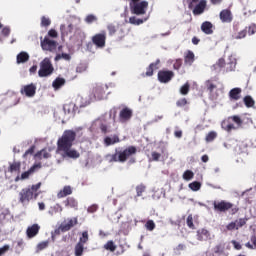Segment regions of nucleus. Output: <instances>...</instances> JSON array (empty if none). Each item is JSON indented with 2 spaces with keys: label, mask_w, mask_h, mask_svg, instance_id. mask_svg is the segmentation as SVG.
<instances>
[{
  "label": "nucleus",
  "mask_w": 256,
  "mask_h": 256,
  "mask_svg": "<svg viewBox=\"0 0 256 256\" xmlns=\"http://www.w3.org/2000/svg\"><path fill=\"white\" fill-rule=\"evenodd\" d=\"M76 138L77 133H75V131L65 130L57 141L58 153H63L64 157H69L70 159H79L81 156L79 152H77V150L71 149Z\"/></svg>",
  "instance_id": "obj_1"
},
{
  "label": "nucleus",
  "mask_w": 256,
  "mask_h": 256,
  "mask_svg": "<svg viewBox=\"0 0 256 256\" xmlns=\"http://www.w3.org/2000/svg\"><path fill=\"white\" fill-rule=\"evenodd\" d=\"M133 155H137V147L128 146L123 150H115L114 154L108 155L110 163H125L128 159H131Z\"/></svg>",
  "instance_id": "obj_2"
},
{
  "label": "nucleus",
  "mask_w": 256,
  "mask_h": 256,
  "mask_svg": "<svg viewBox=\"0 0 256 256\" xmlns=\"http://www.w3.org/2000/svg\"><path fill=\"white\" fill-rule=\"evenodd\" d=\"M41 189V182L32 185L31 187L24 188L19 192V203L25 205V203H29V201H33V199H37L39 197V191Z\"/></svg>",
  "instance_id": "obj_3"
},
{
  "label": "nucleus",
  "mask_w": 256,
  "mask_h": 256,
  "mask_svg": "<svg viewBox=\"0 0 256 256\" xmlns=\"http://www.w3.org/2000/svg\"><path fill=\"white\" fill-rule=\"evenodd\" d=\"M214 211L216 213H227L229 211L230 215H237L239 213V207L235 206V204L231 202H227L225 200L222 201H214L213 202Z\"/></svg>",
  "instance_id": "obj_4"
},
{
  "label": "nucleus",
  "mask_w": 256,
  "mask_h": 256,
  "mask_svg": "<svg viewBox=\"0 0 256 256\" xmlns=\"http://www.w3.org/2000/svg\"><path fill=\"white\" fill-rule=\"evenodd\" d=\"M241 125H243V120L240 116L237 115L230 116L227 119L223 120L221 123L222 129H224V131H227L228 133H231V131L235 129H239Z\"/></svg>",
  "instance_id": "obj_5"
},
{
  "label": "nucleus",
  "mask_w": 256,
  "mask_h": 256,
  "mask_svg": "<svg viewBox=\"0 0 256 256\" xmlns=\"http://www.w3.org/2000/svg\"><path fill=\"white\" fill-rule=\"evenodd\" d=\"M188 9H190L195 17L203 15L207 11V0H189Z\"/></svg>",
  "instance_id": "obj_6"
},
{
  "label": "nucleus",
  "mask_w": 256,
  "mask_h": 256,
  "mask_svg": "<svg viewBox=\"0 0 256 256\" xmlns=\"http://www.w3.org/2000/svg\"><path fill=\"white\" fill-rule=\"evenodd\" d=\"M55 71V68L53 67V64L51 63L50 58H44L40 62V69L38 71L39 77H49L53 75V72Z\"/></svg>",
  "instance_id": "obj_7"
},
{
  "label": "nucleus",
  "mask_w": 256,
  "mask_h": 256,
  "mask_svg": "<svg viewBox=\"0 0 256 256\" xmlns=\"http://www.w3.org/2000/svg\"><path fill=\"white\" fill-rule=\"evenodd\" d=\"M130 9L133 15H145L147 9H149V2L143 0L132 5L130 4Z\"/></svg>",
  "instance_id": "obj_8"
},
{
  "label": "nucleus",
  "mask_w": 256,
  "mask_h": 256,
  "mask_svg": "<svg viewBox=\"0 0 256 256\" xmlns=\"http://www.w3.org/2000/svg\"><path fill=\"white\" fill-rule=\"evenodd\" d=\"M92 43L97 47L98 49L105 48V45L107 43V32L102 31L101 33L95 34L92 37Z\"/></svg>",
  "instance_id": "obj_9"
},
{
  "label": "nucleus",
  "mask_w": 256,
  "mask_h": 256,
  "mask_svg": "<svg viewBox=\"0 0 256 256\" xmlns=\"http://www.w3.org/2000/svg\"><path fill=\"white\" fill-rule=\"evenodd\" d=\"M41 47L43 51L53 52L57 49V41L49 39V37H45L41 40Z\"/></svg>",
  "instance_id": "obj_10"
},
{
  "label": "nucleus",
  "mask_w": 256,
  "mask_h": 256,
  "mask_svg": "<svg viewBox=\"0 0 256 256\" xmlns=\"http://www.w3.org/2000/svg\"><path fill=\"white\" fill-rule=\"evenodd\" d=\"M175 77V73L171 70H160L158 72V81L160 83H169Z\"/></svg>",
  "instance_id": "obj_11"
},
{
  "label": "nucleus",
  "mask_w": 256,
  "mask_h": 256,
  "mask_svg": "<svg viewBox=\"0 0 256 256\" xmlns=\"http://www.w3.org/2000/svg\"><path fill=\"white\" fill-rule=\"evenodd\" d=\"M247 225V219L246 218H239L233 222H230L226 229L227 231H238V229H241V227H245Z\"/></svg>",
  "instance_id": "obj_12"
},
{
  "label": "nucleus",
  "mask_w": 256,
  "mask_h": 256,
  "mask_svg": "<svg viewBox=\"0 0 256 256\" xmlns=\"http://www.w3.org/2000/svg\"><path fill=\"white\" fill-rule=\"evenodd\" d=\"M37 169H41V164H34L29 170L23 172L21 176L18 174V176L15 178V181H25V179H29V177H31V175H33Z\"/></svg>",
  "instance_id": "obj_13"
},
{
  "label": "nucleus",
  "mask_w": 256,
  "mask_h": 256,
  "mask_svg": "<svg viewBox=\"0 0 256 256\" xmlns=\"http://www.w3.org/2000/svg\"><path fill=\"white\" fill-rule=\"evenodd\" d=\"M20 93L26 97H35V93H37V86H35V84L25 85L21 88Z\"/></svg>",
  "instance_id": "obj_14"
},
{
  "label": "nucleus",
  "mask_w": 256,
  "mask_h": 256,
  "mask_svg": "<svg viewBox=\"0 0 256 256\" xmlns=\"http://www.w3.org/2000/svg\"><path fill=\"white\" fill-rule=\"evenodd\" d=\"M133 117V110L128 107H124L119 113L120 123H127Z\"/></svg>",
  "instance_id": "obj_15"
},
{
  "label": "nucleus",
  "mask_w": 256,
  "mask_h": 256,
  "mask_svg": "<svg viewBox=\"0 0 256 256\" xmlns=\"http://www.w3.org/2000/svg\"><path fill=\"white\" fill-rule=\"evenodd\" d=\"M39 231H41V226L39 224H33L26 229V235L28 239H33V237L39 235Z\"/></svg>",
  "instance_id": "obj_16"
},
{
  "label": "nucleus",
  "mask_w": 256,
  "mask_h": 256,
  "mask_svg": "<svg viewBox=\"0 0 256 256\" xmlns=\"http://www.w3.org/2000/svg\"><path fill=\"white\" fill-rule=\"evenodd\" d=\"M77 223H79L77 217L68 219L67 223L63 222L61 224L62 233H67V231H71V229H73V227H75Z\"/></svg>",
  "instance_id": "obj_17"
},
{
  "label": "nucleus",
  "mask_w": 256,
  "mask_h": 256,
  "mask_svg": "<svg viewBox=\"0 0 256 256\" xmlns=\"http://www.w3.org/2000/svg\"><path fill=\"white\" fill-rule=\"evenodd\" d=\"M220 20L222 23H231L233 21V14L231 13V10L224 9L220 12Z\"/></svg>",
  "instance_id": "obj_18"
},
{
  "label": "nucleus",
  "mask_w": 256,
  "mask_h": 256,
  "mask_svg": "<svg viewBox=\"0 0 256 256\" xmlns=\"http://www.w3.org/2000/svg\"><path fill=\"white\" fill-rule=\"evenodd\" d=\"M196 237L198 241H209L211 239V233L209 230L202 228L197 231Z\"/></svg>",
  "instance_id": "obj_19"
},
{
  "label": "nucleus",
  "mask_w": 256,
  "mask_h": 256,
  "mask_svg": "<svg viewBox=\"0 0 256 256\" xmlns=\"http://www.w3.org/2000/svg\"><path fill=\"white\" fill-rule=\"evenodd\" d=\"M63 203L67 209H75V211H77L79 207V202L75 197H68L63 201Z\"/></svg>",
  "instance_id": "obj_20"
},
{
  "label": "nucleus",
  "mask_w": 256,
  "mask_h": 256,
  "mask_svg": "<svg viewBox=\"0 0 256 256\" xmlns=\"http://www.w3.org/2000/svg\"><path fill=\"white\" fill-rule=\"evenodd\" d=\"M69 195H73V188L70 185H66L57 193V199H63L69 197Z\"/></svg>",
  "instance_id": "obj_21"
},
{
  "label": "nucleus",
  "mask_w": 256,
  "mask_h": 256,
  "mask_svg": "<svg viewBox=\"0 0 256 256\" xmlns=\"http://www.w3.org/2000/svg\"><path fill=\"white\" fill-rule=\"evenodd\" d=\"M243 90L239 87L233 88L229 91V99L230 101H239L241 99V93Z\"/></svg>",
  "instance_id": "obj_22"
},
{
  "label": "nucleus",
  "mask_w": 256,
  "mask_h": 256,
  "mask_svg": "<svg viewBox=\"0 0 256 256\" xmlns=\"http://www.w3.org/2000/svg\"><path fill=\"white\" fill-rule=\"evenodd\" d=\"M8 173H12L14 175H19L21 173V163L19 161H14L9 164Z\"/></svg>",
  "instance_id": "obj_23"
},
{
  "label": "nucleus",
  "mask_w": 256,
  "mask_h": 256,
  "mask_svg": "<svg viewBox=\"0 0 256 256\" xmlns=\"http://www.w3.org/2000/svg\"><path fill=\"white\" fill-rule=\"evenodd\" d=\"M117 143H121V139L117 134H114L112 137L107 136L104 138V145L106 147H111V145H115Z\"/></svg>",
  "instance_id": "obj_24"
},
{
  "label": "nucleus",
  "mask_w": 256,
  "mask_h": 256,
  "mask_svg": "<svg viewBox=\"0 0 256 256\" xmlns=\"http://www.w3.org/2000/svg\"><path fill=\"white\" fill-rule=\"evenodd\" d=\"M200 29L202 33H205V35H213V23L210 21L203 22Z\"/></svg>",
  "instance_id": "obj_25"
},
{
  "label": "nucleus",
  "mask_w": 256,
  "mask_h": 256,
  "mask_svg": "<svg viewBox=\"0 0 256 256\" xmlns=\"http://www.w3.org/2000/svg\"><path fill=\"white\" fill-rule=\"evenodd\" d=\"M95 99L101 101V99L105 98V87L104 86H96L93 89Z\"/></svg>",
  "instance_id": "obj_26"
},
{
  "label": "nucleus",
  "mask_w": 256,
  "mask_h": 256,
  "mask_svg": "<svg viewBox=\"0 0 256 256\" xmlns=\"http://www.w3.org/2000/svg\"><path fill=\"white\" fill-rule=\"evenodd\" d=\"M184 63L185 65H193L195 63V53L193 51L188 50L184 56Z\"/></svg>",
  "instance_id": "obj_27"
},
{
  "label": "nucleus",
  "mask_w": 256,
  "mask_h": 256,
  "mask_svg": "<svg viewBox=\"0 0 256 256\" xmlns=\"http://www.w3.org/2000/svg\"><path fill=\"white\" fill-rule=\"evenodd\" d=\"M60 32L62 37H67V35L73 33V24L66 26L65 24L60 25Z\"/></svg>",
  "instance_id": "obj_28"
},
{
  "label": "nucleus",
  "mask_w": 256,
  "mask_h": 256,
  "mask_svg": "<svg viewBox=\"0 0 256 256\" xmlns=\"http://www.w3.org/2000/svg\"><path fill=\"white\" fill-rule=\"evenodd\" d=\"M159 63L160 61L157 60L156 62H153L149 65V67L146 69L145 76L146 77H153V71L156 69H159Z\"/></svg>",
  "instance_id": "obj_29"
},
{
  "label": "nucleus",
  "mask_w": 256,
  "mask_h": 256,
  "mask_svg": "<svg viewBox=\"0 0 256 256\" xmlns=\"http://www.w3.org/2000/svg\"><path fill=\"white\" fill-rule=\"evenodd\" d=\"M245 37H247V28H244L243 30H240L239 32H234L232 34V39H235L237 41L245 39Z\"/></svg>",
  "instance_id": "obj_30"
},
{
  "label": "nucleus",
  "mask_w": 256,
  "mask_h": 256,
  "mask_svg": "<svg viewBox=\"0 0 256 256\" xmlns=\"http://www.w3.org/2000/svg\"><path fill=\"white\" fill-rule=\"evenodd\" d=\"M16 61L18 65H20V63H27V61H29V54L27 52H20L16 57Z\"/></svg>",
  "instance_id": "obj_31"
},
{
  "label": "nucleus",
  "mask_w": 256,
  "mask_h": 256,
  "mask_svg": "<svg viewBox=\"0 0 256 256\" xmlns=\"http://www.w3.org/2000/svg\"><path fill=\"white\" fill-rule=\"evenodd\" d=\"M63 85H65V79L61 77H57L52 83V87L55 89V91L61 89Z\"/></svg>",
  "instance_id": "obj_32"
},
{
  "label": "nucleus",
  "mask_w": 256,
  "mask_h": 256,
  "mask_svg": "<svg viewBox=\"0 0 256 256\" xmlns=\"http://www.w3.org/2000/svg\"><path fill=\"white\" fill-rule=\"evenodd\" d=\"M243 102L248 109H251V107H255V100L249 95L243 98Z\"/></svg>",
  "instance_id": "obj_33"
},
{
  "label": "nucleus",
  "mask_w": 256,
  "mask_h": 256,
  "mask_svg": "<svg viewBox=\"0 0 256 256\" xmlns=\"http://www.w3.org/2000/svg\"><path fill=\"white\" fill-rule=\"evenodd\" d=\"M85 251V246L81 243H77L74 247V255L75 256H83Z\"/></svg>",
  "instance_id": "obj_34"
},
{
  "label": "nucleus",
  "mask_w": 256,
  "mask_h": 256,
  "mask_svg": "<svg viewBox=\"0 0 256 256\" xmlns=\"http://www.w3.org/2000/svg\"><path fill=\"white\" fill-rule=\"evenodd\" d=\"M250 241L252 244L250 242H247L245 244V247H247L248 249H256V230H254V232L250 238Z\"/></svg>",
  "instance_id": "obj_35"
},
{
  "label": "nucleus",
  "mask_w": 256,
  "mask_h": 256,
  "mask_svg": "<svg viewBox=\"0 0 256 256\" xmlns=\"http://www.w3.org/2000/svg\"><path fill=\"white\" fill-rule=\"evenodd\" d=\"M61 59H64V61H71V54H67V53L57 54L56 57L54 58V61H61Z\"/></svg>",
  "instance_id": "obj_36"
},
{
  "label": "nucleus",
  "mask_w": 256,
  "mask_h": 256,
  "mask_svg": "<svg viewBox=\"0 0 256 256\" xmlns=\"http://www.w3.org/2000/svg\"><path fill=\"white\" fill-rule=\"evenodd\" d=\"M206 85V89L209 91V93H213V91H215V89H217V85L215 83H213V80H207L205 82Z\"/></svg>",
  "instance_id": "obj_37"
},
{
  "label": "nucleus",
  "mask_w": 256,
  "mask_h": 256,
  "mask_svg": "<svg viewBox=\"0 0 256 256\" xmlns=\"http://www.w3.org/2000/svg\"><path fill=\"white\" fill-rule=\"evenodd\" d=\"M217 135L218 134L216 131H210L205 137L206 143H213V140L217 137Z\"/></svg>",
  "instance_id": "obj_38"
},
{
  "label": "nucleus",
  "mask_w": 256,
  "mask_h": 256,
  "mask_svg": "<svg viewBox=\"0 0 256 256\" xmlns=\"http://www.w3.org/2000/svg\"><path fill=\"white\" fill-rule=\"evenodd\" d=\"M145 21H147V19L143 20L135 16L129 18V23H131V25H142V23H145Z\"/></svg>",
  "instance_id": "obj_39"
},
{
  "label": "nucleus",
  "mask_w": 256,
  "mask_h": 256,
  "mask_svg": "<svg viewBox=\"0 0 256 256\" xmlns=\"http://www.w3.org/2000/svg\"><path fill=\"white\" fill-rule=\"evenodd\" d=\"M191 89V85L189 82H186L183 86L180 88L181 95H189V91Z\"/></svg>",
  "instance_id": "obj_40"
},
{
  "label": "nucleus",
  "mask_w": 256,
  "mask_h": 256,
  "mask_svg": "<svg viewBox=\"0 0 256 256\" xmlns=\"http://www.w3.org/2000/svg\"><path fill=\"white\" fill-rule=\"evenodd\" d=\"M87 241H89V232L84 231L82 233V237L79 238L78 243H80V245H84L85 246V243H87Z\"/></svg>",
  "instance_id": "obj_41"
},
{
  "label": "nucleus",
  "mask_w": 256,
  "mask_h": 256,
  "mask_svg": "<svg viewBox=\"0 0 256 256\" xmlns=\"http://www.w3.org/2000/svg\"><path fill=\"white\" fill-rule=\"evenodd\" d=\"M193 177H195V173H193V171H191V170H186L183 173V179L185 181H191V179H193Z\"/></svg>",
  "instance_id": "obj_42"
},
{
  "label": "nucleus",
  "mask_w": 256,
  "mask_h": 256,
  "mask_svg": "<svg viewBox=\"0 0 256 256\" xmlns=\"http://www.w3.org/2000/svg\"><path fill=\"white\" fill-rule=\"evenodd\" d=\"M227 63L225 62L224 58H220L216 64H214V69L217 70L219 69H223L224 67H226Z\"/></svg>",
  "instance_id": "obj_43"
},
{
  "label": "nucleus",
  "mask_w": 256,
  "mask_h": 256,
  "mask_svg": "<svg viewBox=\"0 0 256 256\" xmlns=\"http://www.w3.org/2000/svg\"><path fill=\"white\" fill-rule=\"evenodd\" d=\"M155 221L153 220H148L146 223H145V229L147 231H155Z\"/></svg>",
  "instance_id": "obj_44"
},
{
  "label": "nucleus",
  "mask_w": 256,
  "mask_h": 256,
  "mask_svg": "<svg viewBox=\"0 0 256 256\" xmlns=\"http://www.w3.org/2000/svg\"><path fill=\"white\" fill-rule=\"evenodd\" d=\"M146 189H147V187L144 184H140V185L136 186L137 197H141L143 195V193H145Z\"/></svg>",
  "instance_id": "obj_45"
},
{
  "label": "nucleus",
  "mask_w": 256,
  "mask_h": 256,
  "mask_svg": "<svg viewBox=\"0 0 256 256\" xmlns=\"http://www.w3.org/2000/svg\"><path fill=\"white\" fill-rule=\"evenodd\" d=\"M189 188L192 191H199V189H201V182L194 181L189 184Z\"/></svg>",
  "instance_id": "obj_46"
},
{
  "label": "nucleus",
  "mask_w": 256,
  "mask_h": 256,
  "mask_svg": "<svg viewBox=\"0 0 256 256\" xmlns=\"http://www.w3.org/2000/svg\"><path fill=\"white\" fill-rule=\"evenodd\" d=\"M226 73H231V71H235V67H237L236 62H229L226 64Z\"/></svg>",
  "instance_id": "obj_47"
},
{
  "label": "nucleus",
  "mask_w": 256,
  "mask_h": 256,
  "mask_svg": "<svg viewBox=\"0 0 256 256\" xmlns=\"http://www.w3.org/2000/svg\"><path fill=\"white\" fill-rule=\"evenodd\" d=\"M104 248L107 251H115L117 249V246H115V243L113 241H108L105 245Z\"/></svg>",
  "instance_id": "obj_48"
},
{
  "label": "nucleus",
  "mask_w": 256,
  "mask_h": 256,
  "mask_svg": "<svg viewBox=\"0 0 256 256\" xmlns=\"http://www.w3.org/2000/svg\"><path fill=\"white\" fill-rule=\"evenodd\" d=\"M186 225H187V227H189V229H195V224H193V215L192 214L188 215V217L186 219Z\"/></svg>",
  "instance_id": "obj_49"
},
{
  "label": "nucleus",
  "mask_w": 256,
  "mask_h": 256,
  "mask_svg": "<svg viewBox=\"0 0 256 256\" xmlns=\"http://www.w3.org/2000/svg\"><path fill=\"white\" fill-rule=\"evenodd\" d=\"M245 29H247L248 35H255V33H256V24H251L250 26L245 27Z\"/></svg>",
  "instance_id": "obj_50"
},
{
  "label": "nucleus",
  "mask_w": 256,
  "mask_h": 256,
  "mask_svg": "<svg viewBox=\"0 0 256 256\" xmlns=\"http://www.w3.org/2000/svg\"><path fill=\"white\" fill-rule=\"evenodd\" d=\"M49 25H51V19L45 17V16H42L41 18V26L42 27H49Z\"/></svg>",
  "instance_id": "obj_51"
},
{
  "label": "nucleus",
  "mask_w": 256,
  "mask_h": 256,
  "mask_svg": "<svg viewBox=\"0 0 256 256\" xmlns=\"http://www.w3.org/2000/svg\"><path fill=\"white\" fill-rule=\"evenodd\" d=\"M110 117H112L113 123H117V108H112L110 110Z\"/></svg>",
  "instance_id": "obj_52"
},
{
  "label": "nucleus",
  "mask_w": 256,
  "mask_h": 256,
  "mask_svg": "<svg viewBox=\"0 0 256 256\" xmlns=\"http://www.w3.org/2000/svg\"><path fill=\"white\" fill-rule=\"evenodd\" d=\"M47 247H49V242H47V241L40 242V243L37 245V250H38V251H43V249H47Z\"/></svg>",
  "instance_id": "obj_53"
},
{
  "label": "nucleus",
  "mask_w": 256,
  "mask_h": 256,
  "mask_svg": "<svg viewBox=\"0 0 256 256\" xmlns=\"http://www.w3.org/2000/svg\"><path fill=\"white\" fill-rule=\"evenodd\" d=\"M181 65H183V60L182 59H177L175 61V63L173 64V68L176 70V71H179L181 69Z\"/></svg>",
  "instance_id": "obj_54"
},
{
  "label": "nucleus",
  "mask_w": 256,
  "mask_h": 256,
  "mask_svg": "<svg viewBox=\"0 0 256 256\" xmlns=\"http://www.w3.org/2000/svg\"><path fill=\"white\" fill-rule=\"evenodd\" d=\"M107 29H108L109 35H115V33H117V28L113 24H109L107 26Z\"/></svg>",
  "instance_id": "obj_55"
},
{
  "label": "nucleus",
  "mask_w": 256,
  "mask_h": 256,
  "mask_svg": "<svg viewBox=\"0 0 256 256\" xmlns=\"http://www.w3.org/2000/svg\"><path fill=\"white\" fill-rule=\"evenodd\" d=\"M37 156H42L44 159H49V157H51V154L49 152H47L46 150H41L40 152H38L36 154Z\"/></svg>",
  "instance_id": "obj_56"
},
{
  "label": "nucleus",
  "mask_w": 256,
  "mask_h": 256,
  "mask_svg": "<svg viewBox=\"0 0 256 256\" xmlns=\"http://www.w3.org/2000/svg\"><path fill=\"white\" fill-rule=\"evenodd\" d=\"M189 103L186 98H181L176 102L177 107H185Z\"/></svg>",
  "instance_id": "obj_57"
},
{
  "label": "nucleus",
  "mask_w": 256,
  "mask_h": 256,
  "mask_svg": "<svg viewBox=\"0 0 256 256\" xmlns=\"http://www.w3.org/2000/svg\"><path fill=\"white\" fill-rule=\"evenodd\" d=\"M95 21H97V17L93 14H90L85 18L86 23H93Z\"/></svg>",
  "instance_id": "obj_58"
},
{
  "label": "nucleus",
  "mask_w": 256,
  "mask_h": 256,
  "mask_svg": "<svg viewBox=\"0 0 256 256\" xmlns=\"http://www.w3.org/2000/svg\"><path fill=\"white\" fill-rule=\"evenodd\" d=\"M151 157V161H159V159H161V153L154 151L152 152Z\"/></svg>",
  "instance_id": "obj_59"
},
{
  "label": "nucleus",
  "mask_w": 256,
  "mask_h": 256,
  "mask_svg": "<svg viewBox=\"0 0 256 256\" xmlns=\"http://www.w3.org/2000/svg\"><path fill=\"white\" fill-rule=\"evenodd\" d=\"M35 153V145H32L28 150L25 151L23 157H27L28 155H33Z\"/></svg>",
  "instance_id": "obj_60"
},
{
  "label": "nucleus",
  "mask_w": 256,
  "mask_h": 256,
  "mask_svg": "<svg viewBox=\"0 0 256 256\" xmlns=\"http://www.w3.org/2000/svg\"><path fill=\"white\" fill-rule=\"evenodd\" d=\"M10 246L9 245H4L3 247L0 248V256L5 255V253H7V251H9Z\"/></svg>",
  "instance_id": "obj_61"
},
{
  "label": "nucleus",
  "mask_w": 256,
  "mask_h": 256,
  "mask_svg": "<svg viewBox=\"0 0 256 256\" xmlns=\"http://www.w3.org/2000/svg\"><path fill=\"white\" fill-rule=\"evenodd\" d=\"M53 211L55 213H62L63 212V207L60 206V204H56L52 207Z\"/></svg>",
  "instance_id": "obj_62"
},
{
  "label": "nucleus",
  "mask_w": 256,
  "mask_h": 256,
  "mask_svg": "<svg viewBox=\"0 0 256 256\" xmlns=\"http://www.w3.org/2000/svg\"><path fill=\"white\" fill-rule=\"evenodd\" d=\"M10 34H11V29L9 27H4L2 29V35L4 37H9Z\"/></svg>",
  "instance_id": "obj_63"
},
{
  "label": "nucleus",
  "mask_w": 256,
  "mask_h": 256,
  "mask_svg": "<svg viewBox=\"0 0 256 256\" xmlns=\"http://www.w3.org/2000/svg\"><path fill=\"white\" fill-rule=\"evenodd\" d=\"M85 71H87V66L80 65L76 68V73H85Z\"/></svg>",
  "instance_id": "obj_64"
}]
</instances>
